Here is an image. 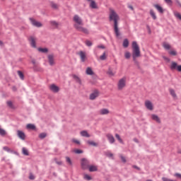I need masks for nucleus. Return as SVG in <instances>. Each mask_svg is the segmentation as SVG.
<instances>
[{
	"instance_id": "nucleus-1",
	"label": "nucleus",
	"mask_w": 181,
	"mask_h": 181,
	"mask_svg": "<svg viewBox=\"0 0 181 181\" xmlns=\"http://www.w3.org/2000/svg\"><path fill=\"white\" fill-rule=\"evenodd\" d=\"M73 22H74V28L78 31L81 32L82 33H85V35H88L90 32L88 29L84 28V23L83 22V18L78 15L76 14L73 17Z\"/></svg>"
},
{
	"instance_id": "nucleus-2",
	"label": "nucleus",
	"mask_w": 181,
	"mask_h": 181,
	"mask_svg": "<svg viewBox=\"0 0 181 181\" xmlns=\"http://www.w3.org/2000/svg\"><path fill=\"white\" fill-rule=\"evenodd\" d=\"M109 19L110 22H114L113 28L117 37H118L120 35L119 28H118V21H119V16H118V14L117 13V12H115V11H114V9H110Z\"/></svg>"
},
{
	"instance_id": "nucleus-3",
	"label": "nucleus",
	"mask_w": 181,
	"mask_h": 181,
	"mask_svg": "<svg viewBox=\"0 0 181 181\" xmlns=\"http://www.w3.org/2000/svg\"><path fill=\"white\" fill-rule=\"evenodd\" d=\"M132 49L133 61L134 63H136V59H138V57H141V49H139V45H138L136 41H134L132 42Z\"/></svg>"
},
{
	"instance_id": "nucleus-4",
	"label": "nucleus",
	"mask_w": 181,
	"mask_h": 181,
	"mask_svg": "<svg viewBox=\"0 0 181 181\" xmlns=\"http://www.w3.org/2000/svg\"><path fill=\"white\" fill-rule=\"evenodd\" d=\"M127 87V78L123 77L119 80L117 82V90L119 91H122L123 89Z\"/></svg>"
},
{
	"instance_id": "nucleus-5",
	"label": "nucleus",
	"mask_w": 181,
	"mask_h": 181,
	"mask_svg": "<svg viewBox=\"0 0 181 181\" xmlns=\"http://www.w3.org/2000/svg\"><path fill=\"white\" fill-rule=\"evenodd\" d=\"M81 165L82 169H84V170L88 169V168L90 167V161L86 158H82Z\"/></svg>"
},
{
	"instance_id": "nucleus-6",
	"label": "nucleus",
	"mask_w": 181,
	"mask_h": 181,
	"mask_svg": "<svg viewBox=\"0 0 181 181\" xmlns=\"http://www.w3.org/2000/svg\"><path fill=\"white\" fill-rule=\"evenodd\" d=\"M30 21L31 23V25H33V26H35V28H42V26H43V24H42V23L35 20L34 18H30Z\"/></svg>"
},
{
	"instance_id": "nucleus-7",
	"label": "nucleus",
	"mask_w": 181,
	"mask_h": 181,
	"mask_svg": "<svg viewBox=\"0 0 181 181\" xmlns=\"http://www.w3.org/2000/svg\"><path fill=\"white\" fill-rule=\"evenodd\" d=\"M49 89L52 93H59V91H60V88H59V86H56L54 83L49 85Z\"/></svg>"
},
{
	"instance_id": "nucleus-8",
	"label": "nucleus",
	"mask_w": 181,
	"mask_h": 181,
	"mask_svg": "<svg viewBox=\"0 0 181 181\" xmlns=\"http://www.w3.org/2000/svg\"><path fill=\"white\" fill-rule=\"evenodd\" d=\"M78 54L79 55L82 63H84V62L87 60V54L86 53V52L80 51L79 52H78Z\"/></svg>"
},
{
	"instance_id": "nucleus-9",
	"label": "nucleus",
	"mask_w": 181,
	"mask_h": 181,
	"mask_svg": "<svg viewBox=\"0 0 181 181\" xmlns=\"http://www.w3.org/2000/svg\"><path fill=\"white\" fill-rule=\"evenodd\" d=\"M144 105L147 110H149V111H153V103L150 100H146Z\"/></svg>"
},
{
	"instance_id": "nucleus-10",
	"label": "nucleus",
	"mask_w": 181,
	"mask_h": 181,
	"mask_svg": "<svg viewBox=\"0 0 181 181\" xmlns=\"http://www.w3.org/2000/svg\"><path fill=\"white\" fill-rule=\"evenodd\" d=\"M99 95L100 92H98V90H95L90 95V100H95V98H97V97H98Z\"/></svg>"
},
{
	"instance_id": "nucleus-11",
	"label": "nucleus",
	"mask_w": 181,
	"mask_h": 181,
	"mask_svg": "<svg viewBox=\"0 0 181 181\" xmlns=\"http://www.w3.org/2000/svg\"><path fill=\"white\" fill-rule=\"evenodd\" d=\"M17 135L20 139H22L23 141H25V139L26 138V135L23 131L18 130L17 131Z\"/></svg>"
},
{
	"instance_id": "nucleus-12",
	"label": "nucleus",
	"mask_w": 181,
	"mask_h": 181,
	"mask_svg": "<svg viewBox=\"0 0 181 181\" xmlns=\"http://www.w3.org/2000/svg\"><path fill=\"white\" fill-rule=\"evenodd\" d=\"M30 43L34 49H36V38L35 37H30L29 38Z\"/></svg>"
},
{
	"instance_id": "nucleus-13",
	"label": "nucleus",
	"mask_w": 181,
	"mask_h": 181,
	"mask_svg": "<svg viewBox=\"0 0 181 181\" xmlns=\"http://www.w3.org/2000/svg\"><path fill=\"white\" fill-rule=\"evenodd\" d=\"M100 115H108L110 110L108 109L103 108L99 110Z\"/></svg>"
},
{
	"instance_id": "nucleus-14",
	"label": "nucleus",
	"mask_w": 181,
	"mask_h": 181,
	"mask_svg": "<svg viewBox=\"0 0 181 181\" xmlns=\"http://www.w3.org/2000/svg\"><path fill=\"white\" fill-rule=\"evenodd\" d=\"M48 62L50 66H54V57L52 54L48 55Z\"/></svg>"
},
{
	"instance_id": "nucleus-15",
	"label": "nucleus",
	"mask_w": 181,
	"mask_h": 181,
	"mask_svg": "<svg viewBox=\"0 0 181 181\" xmlns=\"http://www.w3.org/2000/svg\"><path fill=\"white\" fill-rule=\"evenodd\" d=\"M151 118L153 119V121H156V122H158V124H160V118H159L158 115L153 114L151 115Z\"/></svg>"
},
{
	"instance_id": "nucleus-16",
	"label": "nucleus",
	"mask_w": 181,
	"mask_h": 181,
	"mask_svg": "<svg viewBox=\"0 0 181 181\" xmlns=\"http://www.w3.org/2000/svg\"><path fill=\"white\" fill-rule=\"evenodd\" d=\"M49 23L52 28H54V29H58L59 26H60V24L55 21H51Z\"/></svg>"
},
{
	"instance_id": "nucleus-17",
	"label": "nucleus",
	"mask_w": 181,
	"mask_h": 181,
	"mask_svg": "<svg viewBox=\"0 0 181 181\" xmlns=\"http://www.w3.org/2000/svg\"><path fill=\"white\" fill-rule=\"evenodd\" d=\"M153 6L156 8V9H157L159 13H163V12H165L163 8H162V6H160L159 4H154Z\"/></svg>"
},
{
	"instance_id": "nucleus-18",
	"label": "nucleus",
	"mask_w": 181,
	"mask_h": 181,
	"mask_svg": "<svg viewBox=\"0 0 181 181\" xmlns=\"http://www.w3.org/2000/svg\"><path fill=\"white\" fill-rule=\"evenodd\" d=\"M86 74L87 76H94V71L91 67H87L86 70Z\"/></svg>"
},
{
	"instance_id": "nucleus-19",
	"label": "nucleus",
	"mask_w": 181,
	"mask_h": 181,
	"mask_svg": "<svg viewBox=\"0 0 181 181\" xmlns=\"http://www.w3.org/2000/svg\"><path fill=\"white\" fill-rule=\"evenodd\" d=\"M107 138L110 142V144H114L115 142V139L112 134H107Z\"/></svg>"
},
{
	"instance_id": "nucleus-20",
	"label": "nucleus",
	"mask_w": 181,
	"mask_h": 181,
	"mask_svg": "<svg viewBox=\"0 0 181 181\" xmlns=\"http://www.w3.org/2000/svg\"><path fill=\"white\" fill-rule=\"evenodd\" d=\"M169 92H170V95H172L173 98H174V100L177 99V95H176V92L173 89L170 88Z\"/></svg>"
},
{
	"instance_id": "nucleus-21",
	"label": "nucleus",
	"mask_w": 181,
	"mask_h": 181,
	"mask_svg": "<svg viewBox=\"0 0 181 181\" xmlns=\"http://www.w3.org/2000/svg\"><path fill=\"white\" fill-rule=\"evenodd\" d=\"M49 4L52 9H54L55 11H57V9H59V4L54 3V1H50Z\"/></svg>"
},
{
	"instance_id": "nucleus-22",
	"label": "nucleus",
	"mask_w": 181,
	"mask_h": 181,
	"mask_svg": "<svg viewBox=\"0 0 181 181\" xmlns=\"http://www.w3.org/2000/svg\"><path fill=\"white\" fill-rule=\"evenodd\" d=\"M72 77H73L74 80H75V81H76V83H78V84H81V78H80V77H78V76H77L76 74H72Z\"/></svg>"
},
{
	"instance_id": "nucleus-23",
	"label": "nucleus",
	"mask_w": 181,
	"mask_h": 181,
	"mask_svg": "<svg viewBox=\"0 0 181 181\" xmlns=\"http://www.w3.org/2000/svg\"><path fill=\"white\" fill-rule=\"evenodd\" d=\"M90 7L92 8V9H97L98 6H97V3H95V1L94 0H91L90 1Z\"/></svg>"
},
{
	"instance_id": "nucleus-24",
	"label": "nucleus",
	"mask_w": 181,
	"mask_h": 181,
	"mask_svg": "<svg viewBox=\"0 0 181 181\" xmlns=\"http://www.w3.org/2000/svg\"><path fill=\"white\" fill-rule=\"evenodd\" d=\"M150 15L151 18L153 19V21H156L157 19L156 13H155V11H153V9L150 10Z\"/></svg>"
},
{
	"instance_id": "nucleus-25",
	"label": "nucleus",
	"mask_w": 181,
	"mask_h": 181,
	"mask_svg": "<svg viewBox=\"0 0 181 181\" xmlns=\"http://www.w3.org/2000/svg\"><path fill=\"white\" fill-rule=\"evenodd\" d=\"M88 168L90 172H97L98 170V168L95 165H89Z\"/></svg>"
},
{
	"instance_id": "nucleus-26",
	"label": "nucleus",
	"mask_w": 181,
	"mask_h": 181,
	"mask_svg": "<svg viewBox=\"0 0 181 181\" xmlns=\"http://www.w3.org/2000/svg\"><path fill=\"white\" fill-rule=\"evenodd\" d=\"M66 159V162L67 163V165H69V166H73V161H71V158H70L69 157H65Z\"/></svg>"
},
{
	"instance_id": "nucleus-27",
	"label": "nucleus",
	"mask_w": 181,
	"mask_h": 181,
	"mask_svg": "<svg viewBox=\"0 0 181 181\" xmlns=\"http://www.w3.org/2000/svg\"><path fill=\"white\" fill-rule=\"evenodd\" d=\"M81 136H86V138H90V134H88V132L87 131H82L81 132Z\"/></svg>"
},
{
	"instance_id": "nucleus-28",
	"label": "nucleus",
	"mask_w": 181,
	"mask_h": 181,
	"mask_svg": "<svg viewBox=\"0 0 181 181\" xmlns=\"http://www.w3.org/2000/svg\"><path fill=\"white\" fill-rule=\"evenodd\" d=\"M27 129H36V126L35 124H28L26 125Z\"/></svg>"
},
{
	"instance_id": "nucleus-29",
	"label": "nucleus",
	"mask_w": 181,
	"mask_h": 181,
	"mask_svg": "<svg viewBox=\"0 0 181 181\" xmlns=\"http://www.w3.org/2000/svg\"><path fill=\"white\" fill-rule=\"evenodd\" d=\"M87 144L90 145L91 146H98V144H97L93 141H88Z\"/></svg>"
},
{
	"instance_id": "nucleus-30",
	"label": "nucleus",
	"mask_w": 181,
	"mask_h": 181,
	"mask_svg": "<svg viewBox=\"0 0 181 181\" xmlns=\"http://www.w3.org/2000/svg\"><path fill=\"white\" fill-rule=\"evenodd\" d=\"M37 50L41 53H47L49 52V49H47V48H38Z\"/></svg>"
},
{
	"instance_id": "nucleus-31",
	"label": "nucleus",
	"mask_w": 181,
	"mask_h": 181,
	"mask_svg": "<svg viewBox=\"0 0 181 181\" xmlns=\"http://www.w3.org/2000/svg\"><path fill=\"white\" fill-rule=\"evenodd\" d=\"M163 46L164 49H166V50L170 49V45H169L167 42H163Z\"/></svg>"
},
{
	"instance_id": "nucleus-32",
	"label": "nucleus",
	"mask_w": 181,
	"mask_h": 181,
	"mask_svg": "<svg viewBox=\"0 0 181 181\" xmlns=\"http://www.w3.org/2000/svg\"><path fill=\"white\" fill-rule=\"evenodd\" d=\"M123 46L124 47H128L129 46V41H128V39H125L123 42Z\"/></svg>"
},
{
	"instance_id": "nucleus-33",
	"label": "nucleus",
	"mask_w": 181,
	"mask_h": 181,
	"mask_svg": "<svg viewBox=\"0 0 181 181\" xmlns=\"http://www.w3.org/2000/svg\"><path fill=\"white\" fill-rule=\"evenodd\" d=\"M0 135H1V136H5V135H6V131H5V129L1 127H0Z\"/></svg>"
},
{
	"instance_id": "nucleus-34",
	"label": "nucleus",
	"mask_w": 181,
	"mask_h": 181,
	"mask_svg": "<svg viewBox=\"0 0 181 181\" xmlns=\"http://www.w3.org/2000/svg\"><path fill=\"white\" fill-rule=\"evenodd\" d=\"M23 154L25 156H29V151L28 149H26V148H23Z\"/></svg>"
},
{
	"instance_id": "nucleus-35",
	"label": "nucleus",
	"mask_w": 181,
	"mask_h": 181,
	"mask_svg": "<svg viewBox=\"0 0 181 181\" xmlns=\"http://www.w3.org/2000/svg\"><path fill=\"white\" fill-rule=\"evenodd\" d=\"M107 74L108 76H110V77H112V76L115 75V72L112 71L111 69H109V70L107 71Z\"/></svg>"
},
{
	"instance_id": "nucleus-36",
	"label": "nucleus",
	"mask_w": 181,
	"mask_h": 181,
	"mask_svg": "<svg viewBox=\"0 0 181 181\" xmlns=\"http://www.w3.org/2000/svg\"><path fill=\"white\" fill-rule=\"evenodd\" d=\"M125 59H131V53L129 52H126L124 53Z\"/></svg>"
},
{
	"instance_id": "nucleus-37",
	"label": "nucleus",
	"mask_w": 181,
	"mask_h": 181,
	"mask_svg": "<svg viewBox=\"0 0 181 181\" xmlns=\"http://www.w3.org/2000/svg\"><path fill=\"white\" fill-rule=\"evenodd\" d=\"M115 136L117 139L119 141V142H120V144H123L122 139H121V137L119 136V134H116Z\"/></svg>"
},
{
	"instance_id": "nucleus-38",
	"label": "nucleus",
	"mask_w": 181,
	"mask_h": 181,
	"mask_svg": "<svg viewBox=\"0 0 181 181\" xmlns=\"http://www.w3.org/2000/svg\"><path fill=\"white\" fill-rule=\"evenodd\" d=\"M71 142L76 144V145H80V141L77 139H72Z\"/></svg>"
},
{
	"instance_id": "nucleus-39",
	"label": "nucleus",
	"mask_w": 181,
	"mask_h": 181,
	"mask_svg": "<svg viewBox=\"0 0 181 181\" xmlns=\"http://www.w3.org/2000/svg\"><path fill=\"white\" fill-rule=\"evenodd\" d=\"M83 179H85L86 180H91V176L87 175V174H85L83 175Z\"/></svg>"
},
{
	"instance_id": "nucleus-40",
	"label": "nucleus",
	"mask_w": 181,
	"mask_h": 181,
	"mask_svg": "<svg viewBox=\"0 0 181 181\" xmlns=\"http://www.w3.org/2000/svg\"><path fill=\"white\" fill-rule=\"evenodd\" d=\"M18 74L20 78H21V80H23V78H24L23 73H22V71H18Z\"/></svg>"
},
{
	"instance_id": "nucleus-41",
	"label": "nucleus",
	"mask_w": 181,
	"mask_h": 181,
	"mask_svg": "<svg viewBox=\"0 0 181 181\" xmlns=\"http://www.w3.org/2000/svg\"><path fill=\"white\" fill-rule=\"evenodd\" d=\"M46 136H47L46 133H41L39 135V138H40V139H43L46 138Z\"/></svg>"
},
{
	"instance_id": "nucleus-42",
	"label": "nucleus",
	"mask_w": 181,
	"mask_h": 181,
	"mask_svg": "<svg viewBox=\"0 0 181 181\" xmlns=\"http://www.w3.org/2000/svg\"><path fill=\"white\" fill-rule=\"evenodd\" d=\"M4 151H6V152H13L9 147L8 146H4L3 147Z\"/></svg>"
},
{
	"instance_id": "nucleus-43",
	"label": "nucleus",
	"mask_w": 181,
	"mask_h": 181,
	"mask_svg": "<svg viewBox=\"0 0 181 181\" xmlns=\"http://www.w3.org/2000/svg\"><path fill=\"white\" fill-rule=\"evenodd\" d=\"M85 43H86V46H88L89 47H90V46H93V42H91V41H90V40H86V41L85 42Z\"/></svg>"
},
{
	"instance_id": "nucleus-44",
	"label": "nucleus",
	"mask_w": 181,
	"mask_h": 181,
	"mask_svg": "<svg viewBox=\"0 0 181 181\" xmlns=\"http://www.w3.org/2000/svg\"><path fill=\"white\" fill-rule=\"evenodd\" d=\"M7 105L10 107V108H13V104L12 103V101H7Z\"/></svg>"
},
{
	"instance_id": "nucleus-45",
	"label": "nucleus",
	"mask_w": 181,
	"mask_h": 181,
	"mask_svg": "<svg viewBox=\"0 0 181 181\" xmlns=\"http://www.w3.org/2000/svg\"><path fill=\"white\" fill-rule=\"evenodd\" d=\"M169 54H171V56H176V54H177V52H176V51L175 50H172L169 52Z\"/></svg>"
},
{
	"instance_id": "nucleus-46",
	"label": "nucleus",
	"mask_w": 181,
	"mask_h": 181,
	"mask_svg": "<svg viewBox=\"0 0 181 181\" xmlns=\"http://www.w3.org/2000/svg\"><path fill=\"white\" fill-rule=\"evenodd\" d=\"M100 60H105L107 59V57L105 56V52H104L103 55L100 57Z\"/></svg>"
},
{
	"instance_id": "nucleus-47",
	"label": "nucleus",
	"mask_w": 181,
	"mask_h": 181,
	"mask_svg": "<svg viewBox=\"0 0 181 181\" xmlns=\"http://www.w3.org/2000/svg\"><path fill=\"white\" fill-rule=\"evenodd\" d=\"M74 152L75 153H77V154L83 153V151H82V150H80V149H75V150L74 151Z\"/></svg>"
},
{
	"instance_id": "nucleus-48",
	"label": "nucleus",
	"mask_w": 181,
	"mask_h": 181,
	"mask_svg": "<svg viewBox=\"0 0 181 181\" xmlns=\"http://www.w3.org/2000/svg\"><path fill=\"white\" fill-rule=\"evenodd\" d=\"M106 156H108V158H114V154H112L111 152H107Z\"/></svg>"
},
{
	"instance_id": "nucleus-49",
	"label": "nucleus",
	"mask_w": 181,
	"mask_h": 181,
	"mask_svg": "<svg viewBox=\"0 0 181 181\" xmlns=\"http://www.w3.org/2000/svg\"><path fill=\"white\" fill-rule=\"evenodd\" d=\"M175 16L181 21V15L179 13H175Z\"/></svg>"
},
{
	"instance_id": "nucleus-50",
	"label": "nucleus",
	"mask_w": 181,
	"mask_h": 181,
	"mask_svg": "<svg viewBox=\"0 0 181 181\" xmlns=\"http://www.w3.org/2000/svg\"><path fill=\"white\" fill-rule=\"evenodd\" d=\"M29 179L30 180H35V175H33V174L30 173V176H29Z\"/></svg>"
},
{
	"instance_id": "nucleus-51",
	"label": "nucleus",
	"mask_w": 181,
	"mask_h": 181,
	"mask_svg": "<svg viewBox=\"0 0 181 181\" xmlns=\"http://www.w3.org/2000/svg\"><path fill=\"white\" fill-rule=\"evenodd\" d=\"M165 2H166V4H168V5H172L173 1L172 0H164Z\"/></svg>"
},
{
	"instance_id": "nucleus-52",
	"label": "nucleus",
	"mask_w": 181,
	"mask_h": 181,
	"mask_svg": "<svg viewBox=\"0 0 181 181\" xmlns=\"http://www.w3.org/2000/svg\"><path fill=\"white\" fill-rule=\"evenodd\" d=\"M174 176H175V177H178L179 179H181V174L180 173H175L174 175Z\"/></svg>"
},
{
	"instance_id": "nucleus-53",
	"label": "nucleus",
	"mask_w": 181,
	"mask_h": 181,
	"mask_svg": "<svg viewBox=\"0 0 181 181\" xmlns=\"http://www.w3.org/2000/svg\"><path fill=\"white\" fill-rule=\"evenodd\" d=\"M120 158L122 159V161L124 162V163H125V162H127L125 157H124L123 156H120Z\"/></svg>"
},
{
	"instance_id": "nucleus-54",
	"label": "nucleus",
	"mask_w": 181,
	"mask_h": 181,
	"mask_svg": "<svg viewBox=\"0 0 181 181\" xmlns=\"http://www.w3.org/2000/svg\"><path fill=\"white\" fill-rule=\"evenodd\" d=\"M98 49H105V46H104L103 45H98Z\"/></svg>"
},
{
	"instance_id": "nucleus-55",
	"label": "nucleus",
	"mask_w": 181,
	"mask_h": 181,
	"mask_svg": "<svg viewBox=\"0 0 181 181\" xmlns=\"http://www.w3.org/2000/svg\"><path fill=\"white\" fill-rule=\"evenodd\" d=\"M31 62H32L33 64H34V67H36V60L32 59Z\"/></svg>"
},
{
	"instance_id": "nucleus-56",
	"label": "nucleus",
	"mask_w": 181,
	"mask_h": 181,
	"mask_svg": "<svg viewBox=\"0 0 181 181\" xmlns=\"http://www.w3.org/2000/svg\"><path fill=\"white\" fill-rule=\"evenodd\" d=\"M163 58L164 59V60H166V62H170V59H169V58L166 57H163Z\"/></svg>"
},
{
	"instance_id": "nucleus-57",
	"label": "nucleus",
	"mask_w": 181,
	"mask_h": 181,
	"mask_svg": "<svg viewBox=\"0 0 181 181\" xmlns=\"http://www.w3.org/2000/svg\"><path fill=\"white\" fill-rule=\"evenodd\" d=\"M177 5H179L180 6H181V4H180V1H179L178 0L176 1Z\"/></svg>"
},
{
	"instance_id": "nucleus-58",
	"label": "nucleus",
	"mask_w": 181,
	"mask_h": 181,
	"mask_svg": "<svg viewBox=\"0 0 181 181\" xmlns=\"http://www.w3.org/2000/svg\"><path fill=\"white\" fill-rule=\"evenodd\" d=\"M130 9H132V11H134V7H132V6H129V7Z\"/></svg>"
},
{
	"instance_id": "nucleus-59",
	"label": "nucleus",
	"mask_w": 181,
	"mask_h": 181,
	"mask_svg": "<svg viewBox=\"0 0 181 181\" xmlns=\"http://www.w3.org/2000/svg\"><path fill=\"white\" fill-rule=\"evenodd\" d=\"M57 163L58 165H62V161L57 162Z\"/></svg>"
},
{
	"instance_id": "nucleus-60",
	"label": "nucleus",
	"mask_w": 181,
	"mask_h": 181,
	"mask_svg": "<svg viewBox=\"0 0 181 181\" xmlns=\"http://www.w3.org/2000/svg\"><path fill=\"white\" fill-rule=\"evenodd\" d=\"M134 142H138V140L136 139H134Z\"/></svg>"
},
{
	"instance_id": "nucleus-61",
	"label": "nucleus",
	"mask_w": 181,
	"mask_h": 181,
	"mask_svg": "<svg viewBox=\"0 0 181 181\" xmlns=\"http://www.w3.org/2000/svg\"><path fill=\"white\" fill-rule=\"evenodd\" d=\"M0 45H2V41H0Z\"/></svg>"
},
{
	"instance_id": "nucleus-62",
	"label": "nucleus",
	"mask_w": 181,
	"mask_h": 181,
	"mask_svg": "<svg viewBox=\"0 0 181 181\" xmlns=\"http://www.w3.org/2000/svg\"><path fill=\"white\" fill-rule=\"evenodd\" d=\"M88 1H91V0H87Z\"/></svg>"
}]
</instances>
